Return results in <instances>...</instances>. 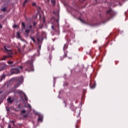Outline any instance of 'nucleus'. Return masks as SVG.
<instances>
[{
	"label": "nucleus",
	"mask_w": 128,
	"mask_h": 128,
	"mask_svg": "<svg viewBox=\"0 0 128 128\" xmlns=\"http://www.w3.org/2000/svg\"><path fill=\"white\" fill-rule=\"evenodd\" d=\"M51 28H52V32L54 33L58 32L59 31L60 27H59L58 22V20H56V21H54Z\"/></svg>",
	"instance_id": "obj_1"
},
{
	"label": "nucleus",
	"mask_w": 128,
	"mask_h": 128,
	"mask_svg": "<svg viewBox=\"0 0 128 128\" xmlns=\"http://www.w3.org/2000/svg\"><path fill=\"white\" fill-rule=\"evenodd\" d=\"M26 66L27 68L26 69V72H34V65L32 64V60H30L27 62L26 63Z\"/></svg>",
	"instance_id": "obj_2"
},
{
	"label": "nucleus",
	"mask_w": 128,
	"mask_h": 128,
	"mask_svg": "<svg viewBox=\"0 0 128 128\" xmlns=\"http://www.w3.org/2000/svg\"><path fill=\"white\" fill-rule=\"evenodd\" d=\"M4 49L5 50L4 52H6L8 54L9 57L12 56V54H14V52H12V49L10 48V46H4Z\"/></svg>",
	"instance_id": "obj_3"
},
{
	"label": "nucleus",
	"mask_w": 128,
	"mask_h": 128,
	"mask_svg": "<svg viewBox=\"0 0 128 128\" xmlns=\"http://www.w3.org/2000/svg\"><path fill=\"white\" fill-rule=\"evenodd\" d=\"M114 14V12L111 8L108 10L106 12V16L108 18H112Z\"/></svg>",
	"instance_id": "obj_4"
},
{
	"label": "nucleus",
	"mask_w": 128,
	"mask_h": 128,
	"mask_svg": "<svg viewBox=\"0 0 128 128\" xmlns=\"http://www.w3.org/2000/svg\"><path fill=\"white\" fill-rule=\"evenodd\" d=\"M16 94H19L20 96H22V95H24V100L26 102V103H28V96L26 95V94H24V92H22V91L20 90H17Z\"/></svg>",
	"instance_id": "obj_5"
},
{
	"label": "nucleus",
	"mask_w": 128,
	"mask_h": 128,
	"mask_svg": "<svg viewBox=\"0 0 128 128\" xmlns=\"http://www.w3.org/2000/svg\"><path fill=\"white\" fill-rule=\"evenodd\" d=\"M16 88H18L19 86H20V84H22V82H24V76H20L18 77L16 79Z\"/></svg>",
	"instance_id": "obj_6"
},
{
	"label": "nucleus",
	"mask_w": 128,
	"mask_h": 128,
	"mask_svg": "<svg viewBox=\"0 0 128 128\" xmlns=\"http://www.w3.org/2000/svg\"><path fill=\"white\" fill-rule=\"evenodd\" d=\"M7 102L9 104H12L14 102V100L10 96L7 98Z\"/></svg>",
	"instance_id": "obj_7"
},
{
	"label": "nucleus",
	"mask_w": 128,
	"mask_h": 128,
	"mask_svg": "<svg viewBox=\"0 0 128 128\" xmlns=\"http://www.w3.org/2000/svg\"><path fill=\"white\" fill-rule=\"evenodd\" d=\"M23 70H24V67L22 66H20L16 68V74H20V72H22Z\"/></svg>",
	"instance_id": "obj_8"
},
{
	"label": "nucleus",
	"mask_w": 128,
	"mask_h": 128,
	"mask_svg": "<svg viewBox=\"0 0 128 128\" xmlns=\"http://www.w3.org/2000/svg\"><path fill=\"white\" fill-rule=\"evenodd\" d=\"M8 66L6 64H0V72H2V70H4V69L6 68Z\"/></svg>",
	"instance_id": "obj_9"
},
{
	"label": "nucleus",
	"mask_w": 128,
	"mask_h": 128,
	"mask_svg": "<svg viewBox=\"0 0 128 128\" xmlns=\"http://www.w3.org/2000/svg\"><path fill=\"white\" fill-rule=\"evenodd\" d=\"M39 34V32H38L37 34V40L38 42V43L40 42V41L42 40V36H40V35H38V34Z\"/></svg>",
	"instance_id": "obj_10"
},
{
	"label": "nucleus",
	"mask_w": 128,
	"mask_h": 128,
	"mask_svg": "<svg viewBox=\"0 0 128 128\" xmlns=\"http://www.w3.org/2000/svg\"><path fill=\"white\" fill-rule=\"evenodd\" d=\"M14 82H16V78H13L12 79H10L8 82V84H12Z\"/></svg>",
	"instance_id": "obj_11"
},
{
	"label": "nucleus",
	"mask_w": 128,
	"mask_h": 128,
	"mask_svg": "<svg viewBox=\"0 0 128 128\" xmlns=\"http://www.w3.org/2000/svg\"><path fill=\"white\" fill-rule=\"evenodd\" d=\"M11 74H16V68H12L11 69Z\"/></svg>",
	"instance_id": "obj_12"
},
{
	"label": "nucleus",
	"mask_w": 128,
	"mask_h": 128,
	"mask_svg": "<svg viewBox=\"0 0 128 128\" xmlns=\"http://www.w3.org/2000/svg\"><path fill=\"white\" fill-rule=\"evenodd\" d=\"M5 78H6V74H2L1 76L0 82H2V80H4Z\"/></svg>",
	"instance_id": "obj_13"
},
{
	"label": "nucleus",
	"mask_w": 128,
	"mask_h": 128,
	"mask_svg": "<svg viewBox=\"0 0 128 128\" xmlns=\"http://www.w3.org/2000/svg\"><path fill=\"white\" fill-rule=\"evenodd\" d=\"M17 38L19 39H22V37L20 36V32H17Z\"/></svg>",
	"instance_id": "obj_14"
},
{
	"label": "nucleus",
	"mask_w": 128,
	"mask_h": 128,
	"mask_svg": "<svg viewBox=\"0 0 128 128\" xmlns=\"http://www.w3.org/2000/svg\"><path fill=\"white\" fill-rule=\"evenodd\" d=\"M78 19L80 20L84 24L86 23L85 21L84 20H82L80 17H79L78 18Z\"/></svg>",
	"instance_id": "obj_15"
},
{
	"label": "nucleus",
	"mask_w": 128,
	"mask_h": 128,
	"mask_svg": "<svg viewBox=\"0 0 128 128\" xmlns=\"http://www.w3.org/2000/svg\"><path fill=\"white\" fill-rule=\"evenodd\" d=\"M26 112V110H23L21 111V115L22 116Z\"/></svg>",
	"instance_id": "obj_16"
},
{
	"label": "nucleus",
	"mask_w": 128,
	"mask_h": 128,
	"mask_svg": "<svg viewBox=\"0 0 128 128\" xmlns=\"http://www.w3.org/2000/svg\"><path fill=\"white\" fill-rule=\"evenodd\" d=\"M18 108L20 109V110H22L24 109V106H22V104H20L18 106Z\"/></svg>",
	"instance_id": "obj_17"
},
{
	"label": "nucleus",
	"mask_w": 128,
	"mask_h": 128,
	"mask_svg": "<svg viewBox=\"0 0 128 128\" xmlns=\"http://www.w3.org/2000/svg\"><path fill=\"white\" fill-rule=\"evenodd\" d=\"M66 56H67V54L65 53L64 54V56L60 58L61 60H64V58H66Z\"/></svg>",
	"instance_id": "obj_18"
},
{
	"label": "nucleus",
	"mask_w": 128,
	"mask_h": 128,
	"mask_svg": "<svg viewBox=\"0 0 128 128\" xmlns=\"http://www.w3.org/2000/svg\"><path fill=\"white\" fill-rule=\"evenodd\" d=\"M6 58H10V56H8H8H4L2 59L1 60H6Z\"/></svg>",
	"instance_id": "obj_19"
},
{
	"label": "nucleus",
	"mask_w": 128,
	"mask_h": 128,
	"mask_svg": "<svg viewBox=\"0 0 128 128\" xmlns=\"http://www.w3.org/2000/svg\"><path fill=\"white\" fill-rule=\"evenodd\" d=\"M28 0H25L24 2L23 3V6L24 7V6H26V3H28Z\"/></svg>",
	"instance_id": "obj_20"
},
{
	"label": "nucleus",
	"mask_w": 128,
	"mask_h": 128,
	"mask_svg": "<svg viewBox=\"0 0 128 128\" xmlns=\"http://www.w3.org/2000/svg\"><path fill=\"white\" fill-rule=\"evenodd\" d=\"M68 48V46L67 44H65L64 46V50H66Z\"/></svg>",
	"instance_id": "obj_21"
},
{
	"label": "nucleus",
	"mask_w": 128,
	"mask_h": 128,
	"mask_svg": "<svg viewBox=\"0 0 128 128\" xmlns=\"http://www.w3.org/2000/svg\"><path fill=\"white\" fill-rule=\"evenodd\" d=\"M95 88H96V84H95V82H94L92 85V86H91L90 88L92 89H94Z\"/></svg>",
	"instance_id": "obj_22"
},
{
	"label": "nucleus",
	"mask_w": 128,
	"mask_h": 128,
	"mask_svg": "<svg viewBox=\"0 0 128 128\" xmlns=\"http://www.w3.org/2000/svg\"><path fill=\"white\" fill-rule=\"evenodd\" d=\"M42 117L40 116L38 117V121L42 122Z\"/></svg>",
	"instance_id": "obj_23"
},
{
	"label": "nucleus",
	"mask_w": 128,
	"mask_h": 128,
	"mask_svg": "<svg viewBox=\"0 0 128 128\" xmlns=\"http://www.w3.org/2000/svg\"><path fill=\"white\" fill-rule=\"evenodd\" d=\"M28 114H24V115H23V118H28Z\"/></svg>",
	"instance_id": "obj_24"
},
{
	"label": "nucleus",
	"mask_w": 128,
	"mask_h": 128,
	"mask_svg": "<svg viewBox=\"0 0 128 128\" xmlns=\"http://www.w3.org/2000/svg\"><path fill=\"white\" fill-rule=\"evenodd\" d=\"M22 26L23 28H26V24H24V22L22 23Z\"/></svg>",
	"instance_id": "obj_25"
},
{
	"label": "nucleus",
	"mask_w": 128,
	"mask_h": 128,
	"mask_svg": "<svg viewBox=\"0 0 128 128\" xmlns=\"http://www.w3.org/2000/svg\"><path fill=\"white\" fill-rule=\"evenodd\" d=\"M51 2L53 6H54L56 4V0H51Z\"/></svg>",
	"instance_id": "obj_26"
},
{
	"label": "nucleus",
	"mask_w": 128,
	"mask_h": 128,
	"mask_svg": "<svg viewBox=\"0 0 128 128\" xmlns=\"http://www.w3.org/2000/svg\"><path fill=\"white\" fill-rule=\"evenodd\" d=\"M6 8L4 7L1 9L2 12H6Z\"/></svg>",
	"instance_id": "obj_27"
},
{
	"label": "nucleus",
	"mask_w": 128,
	"mask_h": 128,
	"mask_svg": "<svg viewBox=\"0 0 128 128\" xmlns=\"http://www.w3.org/2000/svg\"><path fill=\"white\" fill-rule=\"evenodd\" d=\"M30 38L33 40L34 42H36V40H34V38L32 36H30Z\"/></svg>",
	"instance_id": "obj_28"
},
{
	"label": "nucleus",
	"mask_w": 128,
	"mask_h": 128,
	"mask_svg": "<svg viewBox=\"0 0 128 128\" xmlns=\"http://www.w3.org/2000/svg\"><path fill=\"white\" fill-rule=\"evenodd\" d=\"M25 32H26L27 34H30V30H26Z\"/></svg>",
	"instance_id": "obj_29"
},
{
	"label": "nucleus",
	"mask_w": 128,
	"mask_h": 128,
	"mask_svg": "<svg viewBox=\"0 0 128 128\" xmlns=\"http://www.w3.org/2000/svg\"><path fill=\"white\" fill-rule=\"evenodd\" d=\"M74 104H71L70 106V109L72 110L74 108Z\"/></svg>",
	"instance_id": "obj_30"
},
{
	"label": "nucleus",
	"mask_w": 128,
	"mask_h": 128,
	"mask_svg": "<svg viewBox=\"0 0 128 128\" xmlns=\"http://www.w3.org/2000/svg\"><path fill=\"white\" fill-rule=\"evenodd\" d=\"M28 108L30 110L32 109V106H31L30 104H28Z\"/></svg>",
	"instance_id": "obj_31"
},
{
	"label": "nucleus",
	"mask_w": 128,
	"mask_h": 128,
	"mask_svg": "<svg viewBox=\"0 0 128 128\" xmlns=\"http://www.w3.org/2000/svg\"><path fill=\"white\" fill-rule=\"evenodd\" d=\"M8 64H12V61H8Z\"/></svg>",
	"instance_id": "obj_32"
},
{
	"label": "nucleus",
	"mask_w": 128,
	"mask_h": 128,
	"mask_svg": "<svg viewBox=\"0 0 128 128\" xmlns=\"http://www.w3.org/2000/svg\"><path fill=\"white\" fill-rule=\"evenodd\" d=\"M32 6H36V2H34V3L32 4Z\"/></svg>",
	"instance_id": "obj_33"
},
{
	"label": "nucleus",
	"mask_w": 128,
	"mask_h": 128,
	"mask_svg": "<svg viewBox=\"0 0 128 128\" xmlns=\"http://www.w3.org/2000/svg\"><path fill=\"white\" fill-rule=\"evenodd\" d=\"M4 18V16L0 14V20H1V18Z\"/></svg>",
	"instance_id": "obj_34"
},
{
	"label": "nucleus",
	"mask_w": 128,
	"mask_h": 128,
	"mask_svg": "<svg viewBox=\"0 0 128 128\" xmlns=\"http://www.w3.org/2000/svg\"><path fill=\"white\" fill-rule=\"evenodd\" d=\"M36 24H37V22H34L33 23V24H34V26H36Z\"/></svg>",
	"instance_id": "obj_35"
},
{
	"label": "nucleus",
	"mask_w": 128,
	"mask_h": 128,
	"mask_svg": "<svg viewBox=\"0 0 128 128\" xmlns=\"http://www.w3.org/2000/svg\"><path fill=\"white\" fill-rule=\"evenodd\" d=\"M13 28H16V24H14Z\"/></svg>",
	"instance_id": "obj_36"
},
{
	"label": "nucleus",
	"mask_w": 128,
	"mask_h": 128,
	"mask_svg": "<svg viewBox=\"0 0 128 128\" xmlns=\"http://www.w3.org/2000/svg\"><path fill=\"white\" fill-rule=\"evenodd\" d=\"M42 26H43L42 25H40V26H39V28H42Z\"/></svg>",
	"instance_id": "obj_37"
},
{
	"label": "nucleus",
	"mask_w": 128,
	"mask_h": 128,
	"mask_svg": "<svg viewBox=\"0 0 128 128\" xmlns=\"http://www.w3.org/2000/svg\"><path fill=\"white\" fill-rule=\"evenodd\" d=\"M6 110L7 112H10V109L8 108V107H6Z\"/></svg>",
	"instance_id": "obj_38"
},
{
	"label": "nucleus",
	"mask_w": 128,
	"mask_h": 128,
	"mask_svg": "<svg viewBox=\"0 0 128 128\" xmlns=\"http://www.w3.org/2000/svg\"><path fill=\"white\" fill-rule=\"evenodd\" d=\"M2 24H0V30H2Z\"/></svg>",
	"instance_id": "obj_39"
},
{
	"label": "nucleus",
	"mask_w": 128,
	"mask_h": 128,
	"mask_svg": "<svg viewBox=\"0 0 128 128\" xmlns=\"http://www.w3.org/2000/svg\"><path fill=\"white\" fill-rule=\"evenodd\" d=\"M96 42H97V41L96 40L94 41V44H96Z\"/></svg>",
	"instance_id": "obj_40"
},
{
	"label": "nucleus",
	"mask_w": 128,
	"mask_h": 128,
	"mask_svg": "<svg viewBox=\"0 0 128 128\" xmlns=\"http://www.w3.org/2000/svg\"><path fill=\"white\" fill-rule=\"evenodd\" d=\"M32 28V26L30 25V28Z\"/></svg>",
	"instance_id": "obj_41"
},
{
	"label": "nucleus",
	"mask_w": 128,
	"mask_h": 128,
	"mask_svg": "<svg viewBox=\"0 0 128 128\" xmlns=\"http://www.w3.org/2000/svg\"><path fill=\"white\" fill-rule=\"evenodd\" d=\"M18 50L19 52H20V49L18 48Z\"/></svg>",
	"instance_id": "obj_42"
},
{
	"label": "nucleus",
	"mask_w": 128,
	"mask_h": 128,
	"mask_svg": "<svg viewBox=\"0 0 128 128\" xmlns=\"http://www.w3.org/2000/svg\"><path fill=\"white\" fill-rule=\"evenodd\" d=\"M12 123L14 124V121H12Z\"/></svg>",
	"instance_id": "obj_43"
},
{
	"label": "nucleus",
	"mask_w": 128,
	"mask_h": 128,
	"mask_svg": "<svg viewBox=\"0 0 128 128\" xmlns=\"http://www.w3.org/2000/svg\"><path fill=\"white\" fill-rule=\"evenodd\" d=\"M2 92L0 91V94H2Z\"/></svg>",
	"instance_id": "obj_44"
},
{
	"label": "nucleus",
	"mask_w": 128,
	"mask_h": 128,
	"mask_svg": "<svg viewBox=\"0 0 128 128\" xmlns=\"http://www.w3.org/2000/svg\"><path fill=\"white\" fill-rule=\"evenodd\" d=\"M76 128H78V126H76Z\"/></svg>",
	"instance_id": "obj_45"
},
{
	"label": "nucleus",
	"mask_w": 128,
	"mask_h": 128,
	"mask_svg": "<svg viewBox=\"0 0 128 128\" xmlns=\"http://www.w3.org/2000/svg\"><path fill=\"white\" fill-rule=\"evenodd\" d=\"M95 1H96V2H97L98 0H95Z\"/></svg>",
	"instance_id": "obj_46"
},
{
	"label": "nucleus",
	"mask_w": 128,
	"mask_h": 128,
	"mask_svg": "<svg viewBox=\"0 0 128 128\" xmlns=\"http://www.w3.org/2000/svg\"><path fill=\"white\" fill-rule=\"evenodd\" d=\"M48 2H49L50 1V0H47Z\"/></svg>",
	"instance_id": "obj_47"
},
{
	"label": "nucleus",
	"mask_w": 128,
	"mask_h": 128,
	"mask_svg": "<svg viewBox=\"0 0 128 128\" xmlns=\"http://www.w3.org/2000/svg\"><path fill=\"white\" fill-rule=\"evenodd\" d=\"M84 1L86 0H83Z\"/></svg>",
	"instance_id": "obj_48"
},
{
	"label": "nucleus",
	"mask_w": 128,
	"mask_h": 128,
	"mask_svg": "<svg viewBox=\"0 0 128 128\" xmlns=\"http://www.w3.org/2000/svg\"><path fill=\"white\" fill-rule=\"evenodd\" d=\"M16 27L18 28V26H16Z\"/></svg>",
	"instance_id": "obj_49"
}]
</instances>
